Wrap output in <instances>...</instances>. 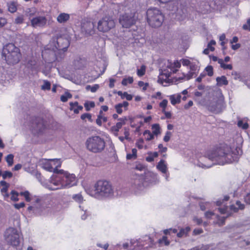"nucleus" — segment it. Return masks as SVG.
Returning <instances> with one entry per match:
<instances>
[{
	"instance_id": "nucleus-1",
	"label": "nucleus",
	"mask_w": 250,
	"mask_h": 250,
	"mask_svg": "<svg viewBox=\"0 0 250 250\" xmlns=\"http://www.w3.org/2000/svg\"><path fill=\"white\" fill-rule=\"evenodd\" d=\"M242 150L239 146L234 150L227 146L216 148L208 153L207 156L201 157L197 165L203 168H208L214 165H223L226 163L237 162Z\"/></svg>"
},
{
	"instance_id": "nucleus-2",
	"label": "nucleus",
	"mask_w": 250,
	"mask_h": 250,
	"mask_svg": "<svg viewBox=\"0 0 250 250\" xmlns=\"http://www.w3.org/2000/svg\"><path fill=\"white\" fill-rule=\"evenodd\" d=\"M94 190L86 189L90 195L98 198L110 197L113 194V189L111 184L105 180H99L94 185Z\"/></svg>"
},
{
	"instance_id": "nucleus-3",
	"label": "nucleus",
	"mask_w": 250,
	"mask_h": 250,
	"mask_svg": "<svg viewBox=\"0 0 250 250\" xmlns=\"http://www.w3.org/2000/svg\"><path fill=\"white\" fill-rule=\"evenodd\" d=\"M2 55L9 64H14L19 62L21 57L20 49L13 43H8L4 46Z\"/></svg>"
},
{
	"instance_id": "nucleus-4",
	"label": "nucleus",
	"mask_w": 250,
	"mask_h": 250,
	"mask_svg": "<svg viewBox=\"0 0 250 250\" xmlns=\"http://www.w3.org/2000/svg\"><path fill=\"white\" fill-rule=\"evenodd\" d=\"M86 149L90 152L98 153L102 152L105 146L104 139L99 136L88 138L85 143Z\"/></svg>"
},
{
	"instance_id": "nucleus-5",
	"label": "nucleus",
	"mask_w": 250,
	"mask_h": 250,
	"mask_svg": "<svg viewBox=\"0 0 250 250\" xmlns=\"http://www.w3.org/2000/svg\"><path fill=\"white\" fill-rule=\"evenodd\" d=\"M146 17L148 23L152 27H160L164 21V15L157 8L148 9L146 12Z\"/></svg>"
},
{
	"instance_id": "nucleus-6",
	"label": "nucleus",
	"mask_w": 250,
	"mask_h": 250,
	"mask_svg": "<svg viewBox=\"0 0 250 250\" xmlns=\"http://www.w3.org/2000/svg\"><path fill=\"white\" fill-rule=\"evenodd\" d=\"M21 232L14 228H9L6 229L4 234L6 243L13 247L19 246L21 242Z\"/></svg>"
},
{
	"instance_id": "nucleus-7",
	"label": "nucleus",
	"mask_w": 250,
	"mask_h": 250,
	"mask_svg": "<svg viewBox=\"0 0 250 250\" xmlns=\"http://www.w3.org/2000/svg\"><path fill=\"white\" fill-rule=\"evenodd\" d=\"M225 108L224 98L221 91L218 92L216 98H214L208 104V109L211 112L217 114L221 113Z\"/></svg>"
},
{
	"instance_id": "nucleus-8",
	"label": "nucleus",
	"mask_w": 250,
	"mask_h": 250,
	"mask_svg": "<svg viewBox=\"0 0 250 250\" xmlns=\"http://www.w3.org/2000/svg\"><path fill=\"white\" fill-rule=\"evenodd\" d=\"M148 178L142 176H136L131 181V188L135 192L137 193L144 189L148 184Z\"/></svg>"
},
{
	"instance_id": "nucleus-9",
	"label": "nucleus",
	"mask_w": 250,
	"mask_h": 250,
	"mask_svg": "<svg viewBox=\"0 0 250 250\" xmlns=\"http://www.w3.org/2000/svg\"><path fill=\"white\" fill-rule=\"evenodd\" d=\"M54 45L55 47H53L51 51V54L53 56L52 59H56L57 51H63V52L66 51L69 45V42L65 38L59 37L57 38Z\"/></svg>"
},
{
	"instance_id": "nucleus-10",
	"label": "nucleus",
	"mask_w": 250,
	"mask_h": 250,
	"mask_svg": "<svg viewBox=\"0 0 250 250\" xmlns=\"http://www.w3.org/2000/svg\"><path fill=\"white\" fill-rule=\"evenodd\" d=\"M115 26V22L112 17L105 16L98 22V29L100 32H106Z\"/></svg>"
},
{
	"instance_id": "nucleus-11",
	"label": "nucleus",
	"mask_w": 250,
	"mask_h": 250,
	"mask_svg": "<svg viewBox=\"0 0 250 250\" xmlns=\"http://www.w3.org/2000/svg\"><path fill=\"white\" fill-rule=\"evenodd\" d=\"M30 126L35 133H38L42 132L45 129L46 125L42 118L34 116L31 119Z\"/></svg>"
},
{
	"instance_id": "nucleus-12",
	"label": "nucleus",
	"mask_w": 250,
	"mask_h": 250,
	"mask_svg": "<svg viewBox=\"0 0 250 250\" xmlns=\"http://www.w3.org/2000/svg\"><path fill=\"white\" fill-rule=\"evenodd\" d=\"M136 20L132 14H125L121 15L119 22L124 28H129L135 23Z\"/></svg>"
},
{
	"instance_id": "nucleus-13",
	"label": "nucleus",
	"mask_w": 250,
	"mask_h": 250,
	"mask_svg": "<svg viewBox=\"0 0 250 250\" xmlns=\"http://www.w3.org/2000/svg\"><path fill=\"white\" fill-rule=\"evenodd\" d=\"M54 171L60 172V173H64V178L66 180V183H62V186H67V188L72 187L76 184V177L73 174H69L62 169H56Z\"/></svg>"
},
{
	"instance_id": "nucleus-14",
	"label": "nucleus",
	"mask_w": 250,
	"mask_h": 250,
	"mask_svg": "<svg viewBox=\"0 0 250 250\" xmlns=\"http://www.w3.org/2000/svg\"><path fill=\"white\" fill-rule=\"evenodd\" d=\"M66 180L64 178V173H60L58 172L56 175H53L51 179V183L57 187V188L53 189H57L59 188H67V186H62V183H66Z\"/></svg>"
},
{
	"instance_id": "nucleus-15",
	"label": "nucleus",
	"mask_w": 250,
	"mask_h": 250,
	"mask_svg": "<svg viewBox=\"0 0 250 250\" xmlns=\"http://www.w3.org/2000/svg\"><path fill=\"white\" fill-rule=\"evenodd\" d=\"M82 32L87 35H91L94 33V25L93 22L84 20L81 23Z\"/></svg>"
},
{
	"instance_id": "nucleus-16",
	"label": "nucleus",
	"mask_w": 250,
	"mask_h": 250,
	"mask_svg": "<svg viewBox=\"0 0 250 250\" xmlns=\"http://www.w3.org/2000/svg\"><path fill=\"white\" fill-rule=\"evenodd\" d=\"M47 22V19L44 16H37L31 20V24L34 27H43Z\"/></svg>"
},
{
	"instance_id": "nucleus-17",
	"label": "nucleus",
	"mask_w": 250,
	"mask_h": 250,
	"mask_svg": "<svg viewBox=\"0 0 250 250\" xmlns=\"http://www.w3.org/2000/svg\"><path fill=\"white\" fill-rule=\"evenodd\" d=\"M57 162L59 163V164L56 166L55 168H53L51 164L48 161H45L42 164V167L47 171L50 172L53 171L56 175L58 172L57 171H54L55 170L58 169L57 167H60L61 166V164L58 160H57Z\"/></svg>"
},
{
	"instance_id": "nucleus-18",
	"label": "nucleus",
	"mask_w": 250,
	"mask_h": 250,
	"mask_svg": "<svg viewBox=\"0 0 250 250\" xmlns=\"http://www.w3.org/2000/svg\"><path fill=\"white\" fill-rule=\"evenodd\" d=\"M69 19V14L65 13H62L58 15L57 20L59 23H63L67 21Z\"/></svg>"
},
{
	"instance_id": "nucleus-19",
	"label": "nucleus",
	"mask_w": 250,
	"mask_h": 250,
	"mask_svg": "<svg viewBox=\"0 0 250 250\" xmlns=\"http://www.w3.org/2000/svg\"><path fill=\"white\" fill-rule=\"evenodd\" d=\"M157 168L163 173H166L167 171V165L164 160H161L157 165Z\"/></svg>"
},
{
	"instance_id": "nucleus-20",
	"label": "nucleus",
	"mask_w": 250,
	"mask_h": 250,
	"mask_svg": "<svg viewBox=\"0 0 250 250\" xmlns=\"http://www.w3.org/2000/svg\"><path fill=\"white\" fill-rule=\"evenodd\" d=\"M217 85L221 86L223 85H227L228 84V81L225 76L217 77L216 79Z\"/></svg>"
},
{
	"instance_id": "nucleus-21",
	"label": "nucleus",
	"mask_w": 250,
	"mask_h": 250,
	"mask_svg": "<svg viewBox=\"0 0 250 250\" xmlns=\"http://www.w3.org/2000/svg\"><path fill=\"white\" fill-rule=\"evenodd\" d=\"M236 205L237 207H236L234 205L230 206V209L233 210L234 212H237L240 209H243L245 208L244 204H241V202L237 201L236 203Z\"/></svg>"
},
{
	"instance_id": "nucleus-22",
	"label": "nucleus",
	"mask_w": 250,
	"mask_h": 250,
	"mask_svg": "<svg viewBox=\"0 0 250 250\" xmlns=\"http://www.w3.org/2000/svg\"><path fill=\"white\" fill-rule=\"evenodd\" d=\"M181 96L180 95H178L176 97L175 95H171L170 96L169 99L170 100L171 103L173 105H175L176 104H178L181 101Z\"/></svg>"
},
{
	"instance_id": "nucleus-23",
	"label": "nucleus",
	"mask_w": 250,
	"mask_h": 250,
	"mask_svg": "<svg viewBox=\"0 0 250 250\" xmlns=\"http://www.w3.org/2000/svg\"><path fill=\"white\" fill-rule=\"evenodd\" d=\"M7 5L8 7V10L10 12L13 13L17 11V5L15 2L12 1L8 2L7 3Z\"/></svg>"
},
{
	"instance_id": "nucleus-24",
	"label": "nucleus",
	"mask_w": 250,
	"mask_h": 250,
	"mask_svg": "<svg viewBox=\"0 0 250 250\" xmlns=\"http://www.w3.org/2000/svg\"><path fill=\"white\" fill-rule=\"evenodd\" d=\"M84 60L80 59L78 60H76L74 62V65L77 69H81L84 66Z\"/></svg>"
},
{
	"instance_id": "nucleus-25",
	"label": "nucleus",
	"mask_w": 250,
	"mask_h": 250,
	"mask_svg": "<svg viewBox=\"0 0 250 250\" xmlns=\"http://www.w3.org/2000/svg\"><path fill=\"white\" fill-rule=\"evenodd\" d=\"M152 134L153 135H158L160 134V127L159 124H154L152 125Z\"/></svg>"
},
{
	"instance_id": "nucleus-26",
	"label": "nucleus",
	"mask_w": 250,
	"mask_h": 250,
	"mask_svg": "<svg viewBox=\"0 0 250 250\" xmlns=\"http://www.w3.org/2000/svg\"><path fill=\"white\" fill-rule=\"evenodd\" d=\"M189 230L190 228L188 227H186L185 229H181L180 231L177 233V235L178 237H182L184 235H187Z\"/></svg>"
},
{
	"instance_id": "nucleus-27",
	"label": "nucleus",
	"mask_w": 250,
	"mask_h": 250,
	"mask_svg": "<svg viewBox=\"0 0 250 250\" xmlns=\"http://www.w3.org/2000/svg\"><path fill=\"white\" fill-rule=\"evenodd\" d=\"M143 134L147 141H150L154 138V135L148 130H145Z\"/></svg>"
},
{
	"instance_id": "nucleus-28",
	"label": "nucleus",
	"mask_w": 250,
	"mask_h": 250,
	"mask_svg": "<svg viewBox=\"0 0 250 250\" xmlns=\"http://www.w3.org/2000/svg\"><path fill=\"white\" fill-rule=\"evenodd\" d=\"M8 187L9 186H5L2 187L1 188V192L4 197V200H7L9 196V194L7 192Z\"/></svg>"
},
{
	"instance_id": "nucleus-29",
	"label": "nucleus",
	"mask_w": 250,
	"mask_h": 250,
	"mask_svg": "<svg viewBox=\"0 0 250 250\" xmlns=\"http://www.w3.org/2000/svg\"><path fill=\"white\" fill-rule=\"evenodd\" d=\"M14 155L12 154H8L5 158L8 166L10 167L13 164Z\"/></svg>"
},
{
	"instance_id": "nucleus-30",
	"label": "nucleus",
	"mask_w": 250,
	"mask_h": 250,
	"mask_svg": "<svg viewBox=\"0 0 250 250\" xmlns=\"http://www.w3.org/2000/svg\"><path fill=\"white\" fill-rule=\"evenodd\" d=\"M95 105V104L94 102H87L84 104V106L85 108V110L87 111L90 110V108L94 107Z\"/></svg>"
},
{
	"instance_id": "nucleus-31",
	"label": "nucleus",
	"mask_w": 250,
	"mask_h": 250,
	"mask_svg": "<svg viewBox=\"0 0 250 250\" xmlns=\"http://www.w3.org/2000/svg\"><path fill=\"white\" fill-rule=\"evenodd\" d=\"M51 88V83L49 82L44 80L43 84L42 85L41 89L43 90H50Z\"/></svg>"
},
{
	"instance_id": "nucleus-32",
	"label": "nucleus",
	"mask_w": 250,
	"mask_h": 250,
	"mask_svg": "<svg viewBox=\"0 0 250 250\" xmlns=\"http://www.w3.org/2000/svg\"><path fill=\"white\" fill-rule=\"evenodd\" d=\"M71 97L72 95L70 93L66 92L64 95L61 96V100L62 102H66L68 100V99L71 98Z\"/></svg>"
},
{
	"instance_id": "nucleus-33",
	"label": "nucleus",
	"mask_w": 250,
	"mask_h": 250,
	"mask_svg": "<svg viewBox=\"0 0 250 250\" xmlns=\"http://www.w3.org/2000/svg\"><path fill=\"white\" fill-rule=\"evenodd\" d=\"M24 16L22 15L18 16L15 19L14 23L17 24H21L23 22Z\"/></svg>"
},
{
	"instance_id": "nucleus-34",
	"label": "nucleus",
	"mask_w": 250,
	"mask_h": 250,
	"mask_svg": "<svg viewBox=\"0 0 250 250\" xmlns=\"http://www.w3.org/2000/svg\"><path fill=\"white\" fill-rule=\"evenodd\" d=\"M133 82V79L132 77H129L128 78H124L122 82L123 85H126L128 83H132Z\"/></svg>"
},
{
	"instance_id": "nucleus-35",
	"label": "nucleus",
	"mask_w": 250,
	"mask_h": 250,
	"mask_svg": "<svg viewBox=\"0 0 250 250\" xmlns=\"http://www.w3.org/2000/svg\"><path fill=\"white\" fill-rule=\"evenodd\" d=\"M205 71L207 72L208 76L211 77L213 75V67L211 65H208L205 68Z\"/></svg>"
},
{
	"instance_id": "nucleus-36",
	"label": "nucleus",
	"mask_w": 250,
	"mask_h": 250,
	"mask_svg": "<svg viewBox=\"0 0 250 250\" xmlns=\"http://www.w3.org/2000/svg\"><path fill=\"white\" fill-rule=\"evenodd\" d=\"M11 199L14 201H17L19 200L18 192L15 190H12L11 192Z\"/></svg>"
},
{
	"instance_id": "nucleus-37",
	"label": "nucleus",
	"mask_w": 250,
	"mask_h": 250,
	"mask_svg": "<svg viewBox=\"0 0 250 250\" xmlns=\"http://www.w3.org/2000/svg\"><path fill=\"white\" fill-rule=\"evenodd\" d=\"M73 199L76 202L81 203L83 201V197L82 195L80 194H75L73 195Z\"/></svg>"
},
{
	"instance_id": "nucleus-38",
	"label": "nucleus",
	"mask_w": 250,
	"mask_h": 250,
	"mask_svg": "<svg viewBox=\"0 0 250 250\" xmlns=\"http://www.w3.org/2000/svg\"><path fill=\"white\" fill-rule=\"evenodd\" d=\"M237 125L239 127H241L244 129H246L248 128L249 125L247 123H244L243 122L242 120H239L238 122Z\"/></svg>"
},
{
	"instance_id": "nucleus-39",
	"label": "nucleus",
	"mask_w": 250,
	"mask_h": 250,
	"mask_svg": "<svg viewBox=\"0 0 250 250\" xmlns=\"http://www.w3.org/2000/svg\"><path fill=\"white\" fill-rule=\"evenodd\" d=\"M21 195H23L25 197V200L27 202H30L31 200V199L30 197V193L28 191L22 192L21 193Z\"/></svg>"
},
{
	"instance_id": "nucleus-40",
	"label": "nucleus",
	"mask_w": 250,
	"mask_h": 250,
	"mask_svg": "<svg viewBox=\"0 0 250 250\" xmlns=\"http://www.w3.org/2000/svg\"><path fill=\"white\" fill-rule=\"evenodd\" d=\"M99 88V86L98 84H95L93 86H91L90 85H87L86 86V89H90V91L92 92H95Z\"/></svg>"
},
{
	"instance_id": "nucleus-41",
	"label": "nucleus",
	"mask_w": 250,
	"mask_h": 250,
	"mask_svg": "<svg viewBox=\"0 0 250 250\" xmlns=\"http://www.w3.org/2000/svg\"><path fill=\"white\" fill-rule=\"evenodd\" d=\"M145 71L146 67L145 66L142 65L140 69L137 70V75L140 77L142 76L145 74Z\"/></svg>"
},
{
	"instance_id": "nucleus-42",
	"label": "nucleus",
	"mask_w": 250,
	"mask_h": 250,
	"mask_svg": "<svg viewBox=\"0 0 250 250\" xmlns=\"http://www.w3.org/2000/svg\"><path fill=\"white\" fill-rule=\"evenodd\" d=\"M12 176V173L9 171H5L2 174V178L3 179H5L7 178H11Z\"/></svg>"
},
{
	"instance_id": "nucleus-43",
	"label": "nucleus",
	"mask_w": 250,
	"mask_h": 250,
	"mask_svg": "<svg viewBox=\"0 0 250 250\" xmlns=\"http://www.w3.org/2000/svg\"><path fill=\"white\" fill-rule=\"evenodd\" d=\"M171 136V132L167 131L166 133V135L164 136L163 140L165 142H167L169 141L170 137Z\"/></svg>"
},
{
	"instance_id": "nucleus-44",
	"label": "nucleus",
	"mask_w": 250,
	"mask_h": 250,
	"mask_svg": "<svg viewBox=\"0 0 250 250\" xmlns=\"http://www.w3.org/2000/svg\"><path fill=\"white\" fill-rule=\"evenodd\" d=\"M103 111L100 110L99 112V115L98 116V118L96 120V122L98 125L99 126H101L102 123L101 121L102 114H103Z\"/></svg>"
},
{
	"instance_id": "nucleus-45",
	"label": "nucleus",
	"mask_w": 250,
	"mask_h": 250,
	"mask_svg": "<svg viewBox=\"0 0 250 250\" xmlns=\"http://www.w3.org/2000/svg\"><path fill=\"white\" fill-rule=\"evenodd\" d=\"M168 101L166 99L163 100L159 104V106L160 107L162 108L163 109L165 110Z\"/></svg>"
},
{
	"instance_id": "nucleus-46",
	"label": "nucleus",
	"mask_w": 250,
	"mask_h": 250,
	"mask_svg": "<svg viewBox=\"0 0 250 250\" xmlns=\"http://www.w3.org/2000/svg\"><path fill=\"white\" fill-rule=\"evenodd\" d=\"M138 85L140 87H143V90L145 91L147 89L148 84V83H144L143 81H139L138 82Z\"/></svg>"
},
{
	"instance_id": "nucleus-47",
	"label": "nucleus",
	"mask_w": 250,
	"mask_h": 250,
	"mask_svg": "<svg viewBox=\"0 0 250 250\" xmlns=\"http://www.w3.org/2000/svg\"><path fill=\"white\" fill-rule=\"evenodd\" d=\"M81 118L82 120H84L87 118L89 121H91V115L89 113H84L81 115Z\"/></svg>"
},
{
	"instance_id": "nucleus-48",
	"label": "nucleus",
	"mask_w": 250,
	"mask_h": 250,
	"mask_svg": "<svg viewBox=\"0 0 250 250\" xmlns=\"http://www.w3.org/2000/svg\"><path fill=\"white\" fill-rule=\"evenodd\" d=\"M115 108L116 109V112L118 114H121L123 112L122 105L121 104H118L115 105Z\"/></svg>"
},
{
	"instance_id": "nucleus-49",
	"label": "nucleus",
	"mask_w": 250,
	"mask_h": 250,
	"mask_svg": "<svg viewBox=\"0 0 250 250\" xmlns=\"http://www.w3.org/2000/svg\"><path fill=\"white\" fill-rule=\"evenodd\" d=\"M80 208H82V210L84 212V214H83L81 216V218L83 220H85L87 218V216L88 215V212L87 211V210H83V208H82L81 206H79Z\"/></svg>"
},
{
	"instance_id": "nucleus-50",
	"label": "nucleus",
	"mask_w": 250,
	"mask_h": 250,
	"mask_svg": "<svg viewBox=\"0 0 250 250\" xmlns=\"http://www.w3.org/2000/svg\"><path fill=\"white\" fill-rule=\"evenodd\" d=\"M158 148L160 149V152L162 153H165L167 151V147H164L163 145L161 144L158 145Z\"/></svg>"
},
{
	"instance_id": "nucleus-51",
	"label": "nucleus",
	"mask_w": 250,
	"mask_h": 250,
	"mask_svg": "<svg viewBox=\"0 0 250 250\" xmlns=\"http://www.w3.org/2000/svg\"><path fill=\"white\" fill-rule=\"evenodd\" d=\"M243 28L250 31V19L247 20L246 24L243 25Z\"/></svg>"
},
{
	"instance_id": "nucleus-52",
	"label": "nucleus",
	"mask_w": 250,
	"mask_h": 250,
	"mask_svg": "<svg viewBox=\"0 0 250 250\" xmlns=\"http://www.w3.org/2000/svg\"><path fill=\"white\" fill-rule=\"evenodd\" d=\"M214 215V213L212 211H207L205 213V216L207 219H211V217Z\"/></svg>"
},
{
	"instance_id": "nucleus-53",
	"label": "nucleus",
	"mask_w": 250,
	"mask_h": 250,
	"mask_svg": "<svg viewBox=\"0 0 250 250\" xmlns=\"http://www.w3.org/2000/svg\"><path fill=\"white\" fill-rule=\"evenodd\" d=\"M123 97L124 99L126 98L127 100L130 101L132 99L133 96L130 94H128L126 92H124Z\"/></svg>"
},
{
	"instance_id": "nucleus-54",
	"label": "nucleus",
	"mask_w": 250,
	"mask_h": 250,
	"mask_svg": "<svg viewBox=\"0 0 250 250\" xmlns=\"http://www.w3.org/2000/svg\"><path fill=\"white\" fill-rule=\"evenodd\" d=\"M124 135H125V138L126 140H130V138L129 137V129L127 128H124Z\"/></svg>"
},
{
	"instance_id": "nucleus-55",
	"label": "nucleus",
	"mask_w": 250,
	"mask_h": 250,
	"mask_svg": "<svg viewBox=\"0 0 250 250\" xmlns=\"http://www.w3.org/2000/svg\"><path fill=\"white\" fill-rule=\"evenodd\" d=\"M206 76V74L204 73H202L200 74V76L196 79V81L200 83L201 82L202 79L205 77Z\"/></svg>"
},
{
	"instance_id": "nucleus-56",
	"label": "nucleus",
	"mask_w": 250,
	"mask_h": 250,
	"mask_svg": "<svg viewBox=\"0 0 250 250\" xmlns=\"http://www.w3.org/2000/svg\"><path fill=\"white\" fill-rule=\"evenodd\" d=\"M181 61L182 62V64L184 66L189 65L191 63V62L187 59H182Z\"/></svg>"
},
{
	"instance_id": "nucleus-57",
	"label": "nucleus",
	"mask_w": 250,
	"mask_h": 250,
	"mask_svg": "<svg viewBox=\"0 0 250 250\" xmlns=\"http://www.w3.org/2000/svg\"><path fill=\"white\" fill-rule=\"evenodd\" d=\"M14 206L16 209H19L20 208L24 207L25 206V204L23 202H21L19 204H15Z\"/></svg>"
},
{
	"instance_id": "nucleus-58",
	"label": "nucleus",
	"mask_w": 250,
	"mask_h": 250,
	"mask_svg": "<svg viewBox=\"0 0 250 250\" xmlns=\"http://www.w3.org/2000/svg\"><path fill=\"white\" fill-rule=\"evenodd\" d=\"M83 108V107L82 105H79L78 104V106L76 108H74L72 110H73L75 114H78L80 110H82Z\"/></svg>"
},
{
	"instance_id": "nucleus-59",
	"label": "nucleus",
	"mask_w": 250,
	"mask_h": 250,
	"mask_svg": "<svg viewBox=\"0 0 250 250\" xmlns=\"http://www.w3.org/2000/svg\"><path fill=\"white\" fill-rule=\"evenodd\" d=\"M7 23L6 19L0 18V27L4 26Z\"/></svg>"
},
{
	"instance_id": "nucleus-60",
	"label": "nucleus",
	"mask_w": 250,
	"mask_h": 250,
	"mask_svg": "<svg viewBox=\"0 0 250 250\" xmlns=\"http://www.w3.org/2000/svg\"><path fill=\"white\" fill-rule=\"evenodd\" d=\"M195 73L193 71L189 72L188 74L185 76L187 80H189L192 78L194 75Z\"/></svg>"
},
{
	"instance_id": "nucleus-61",
	"label": "nucleus",
	"mask_w": 250,
	"mask_h": 250,
	"mask_svg": "<svg viewBox=\"0 0 250 250\" xmlns=\"http://www.w3.org/2000/svg\"><path fill=\"white\" fill-rule=\"evenodd\" d=\"M70 104V109L72 110L73 109L76 108L77 106H78V103L77 102H75L74 103L71 102L69 104Z\"/></svg>"
},
{
	"instance_id": "nucleus-62",
	"label": "nucleus",
	"mask_w": 250,
	"mask_h": 250,
	"mask_svg": "<svg viewBox=\"0 0 250 250\" xmlns=\"http://www.w3.org/2000/svg\"><path fill=\"white\" fill-rule=\"evenodd\" d=\"M203 232V230L202 229H194L193 233L194 235H198Z\"/></svg>"
},
{
	"instance_id": "nucleus-63",
	"label": "nucleus",
	"mask_w": 250,
	"mask_h": 250,
	"mask_svg": "<svg viewBox=\"0 0 250 250\" xmlns=\"http://www.w3.org/2000/svg\"><path fill=\"white\" fill-rule=\"evenodd\" d=\"M143 140L142 139H140L139 140L136 144V146L140 149H141L143 148Z\"/></svg>"
},
{
	"instance_id": "nucleus-64",
	"label": "nucleus",
	"mask_w": 250,
	"mask_h": 250,
	"mask_svg": "<svg viewBox=\"0 0 250 250\" xmlns=\"http://www.w3.org/2000/svg\"><path fill=\"white\" fill-rule=\"evenodd\" d=\"M245 201L246 203L250 204V193H248L245 197Z\"/></svg>"
}]
</instances>
